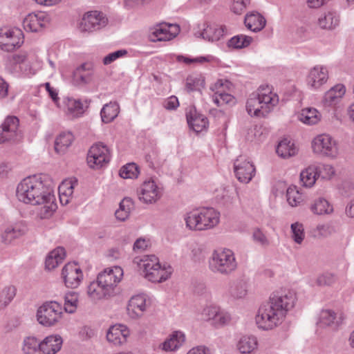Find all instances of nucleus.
Instances as JSON below:
<instances>
[{
	"label": "nucleus",
	"mask_w": 354,
	"mask_h": 354,
	"mask_svg": "<svg viewBox=\"0 0 354 354\" xmlns=\"http://www.w3.org/2000/svg\"><path fill=\"white\" fill-rule=\"evenodd\" d=\"M297 296L295 291L281 289L271 294L269 301L258 310L255 321L257 326L270 330L280 324L287 313L295 306Z\"/></svg>",
	"instance_id": "1"
},
{
	"label": "nucleus",
	"mask_w": 354,
	"mask_h": 354,
	"mask_svg": "<svg viewBox=\"0 0 354 354\" xmlns=\"http://www.w3.org/2000/svg\"><path fill=\"white\" fill-rule=\"evenodd\" d=\"M279 97L268 86H261L250 94L246 102V110L250 116L265 117L278 104Z\"/></svg>",
	"instance_id": "2"
},
{
	"label": "nucleus",
	"mask_w": 354,
	"mask_h": 354,
	"mask_svg": "<svg viewBox=\"0 0 354 354\" xmlns=\"http://www.w3.org/2000/svg\"><path fill=\"white\" fill-rule=\"evenodd\" d=\"M19 201L32 205H39L51 194L41 178H23L17 187Z\"/></svg>",
	"instance_id": "3"
},
{
	"label": "nucleus",
	"mask_w": 354,
	"mask_h": 354,
	"mask_svg": "<svg viewBox=\"0 0 354 354\" xmlns=\"http://www.w3.org/2000/svg\"><path fill=\"white\" fill-rule=\"evenodd\" d=\"M185 221L189 230H207L218 224L220 213L212 207H203L187 213Z\"/></svg>",
	"instance_id": "4"
},
{
	"label": "nucleus",
	"mask_w": 354,
	"mask_h": 354,
	"mask_svg": "<svg viewBox=\"0 0 354 354\" xmlns=\"http://www.w3.org/2000/svg\"><path fill=\"white\" fill-rule=\"evenodd\" d=\"M234 252L229 249L214 250L209 259V268L214 273L227 275L236 269Z\"/></svg>",
	"instance_id": "5"
},
{
	"label": "nucleus",
	"mask_w": 354,
	"mask_h": 354,
	"mask_svg": "<svg viewBox=\"0 0 354 354\" xmlns=\"http://www.w3.org/2000/svg\"><path fill=\"white\" fill-rule=\"evenodd\" d=\"M62 315L61 305L55 301L44 303L37 311L38 322L46 327L52 326L59 322Z\"/></svg>",
	"instance_id": "6"
},
{
	"label": "nucleus",
	"mask_w": 354,
	"mask_h": 354,
	"mask_svg": "<svg viewBox=\"0 0 354 354\" xmlns=\"http://www.w3.org/2000/svg\"><path fill=\"white\" fill-rule=\"evenodd\" d=\"M110 159L111 153L108 147L101 142H96L90 147L86 158L88 167L93 169H100L105 167Z\"/></svg>",
	"instance_id": "7"
},
{
	"label": "nucleus",
	"mask_w": 354,
	"mask_h": 354,
	"mask_svg": "<svg viewBox=\"0 0 354 354\" xmlns=\"http://www.w3.org/2000/svg\"><path fill=\"white\" fill-rule=\"evenodd\" d=\"M314 153L324 156L335 158L338 154L336 141L328 134H322L314 138L312 142Z\"/></svg>",
	"instance_id": "8"
},
{
	"label": "nucleus",
	"mask_w": 354,
	"mask_h": 354,
	"mask_svg": "<svg viewBox=\"0 0 354 354\" xmlns=\"http://www.w3.org/2000/svg\"><path fill=\"white\" fill-rule=\"evenodd\" d=\"M23 43V33L20 30L6 27L0 28V48L3 50L12 51Z\"/></svg>",
	"instance_id": "9"
},
{
	"label": "nucleus",
	"mask_w": 354,
	"mask_h": 354,
	"mask_svg": "<svg viewBox=\"0 0 354 354\" xmlns=\"http://www.w3.org/2000/svg\"><path fill=\"white\" fill-rule=\"evenodd\" d=\"M19 120L15 116H8L0 126V143L16 141L21 138L19 130Z\"/></svg>",
	"instance_id": "10"
},
{
	"label": "nucleus",
	"mask_w": 354,
	"mask_h": 354,
	"mask_svg": "<svg viewBox=\"0 0 354 354\" xmlns=\"http://www.w3.org/2000/svg\"><path fill=\"white\" fill-rule=\"evenodd\" d=\"M107 19L102 12L91 11L86 13L82 17L79 28L81 32H91L97 31L106 26Z\"/></svg>",
	"instance_id": "11"
},
{
	"label": "nucleus",
	"mask_w": 354,
	"mask_h": 354,
	"mask_svg": "<svg viewBox=\"0 0 354 354\" xmlns=\"http://www.w3.org/2000/svg\"><path fill=\"white\" fill-rule=\"evenodd\" d=\"M123 274L121 268L115 266L112 268H106L103 272L98 274L97 280L100 284L113 293L114 288L120 281Z\"/></svg>",
	"instance_id": "12"
},
{
	"label": "nucleus",
	"mask_w": 354,
	"mask_h": 354,
	"mask_svg": "<svg viewBox=\"0 0 354 354\" xmlns=\"http://www.w3.org/2000/svg\"><path fill=\"white\" fill-rule=\"evenodd\" d=\"M49 23L48 15L43 12L28 14L23 21L25 30L37 32L42 30Z\"/></svg>",
	"instance_id": "13"
},
{
	"label": "nucleus",
	"mask_w": 354,
	"mask_h": 354,
	"mask_svg": "<svg viewBox=\"0 0 354 354\" xmlns=\"http://www.w3.org/2000/svg\"><path fill=\"white\" fill-rule=\"evenodd\" d=\"M139 199L145 203H153L158 201L161 196L160 188L153 178L143 183L138 194Z\"/></svg>",
	"instance_id": "14"
},
{
	"label": "nucleus",
	"mask_w": 354,
	"mask_h": 354,
	"mask_svg": "<svg viewBox=\"0 0 354 354\" xmlns=\"http://www.w3.org/2000/svg\"><path fill=\"white\" fill-rule=\"evenodd\" d=\"M129 334V330L126 326L117 324L109 328L106 333V339L113 344L120 346L127 342Z\"/></svg>",
	"instance_id": "15"
},
{
	"label": "nucleus",
	"mask_w": 354,
	"mask_h": 354,
	"mask_svg": "<svg viewBox=\"0 0 354 354\" xmlns=\"http://www.w3.org/2000/svg\"><path fill=\"white\" fill-rule=\"evenodd\" d=\"M229 83L228 81L224 82L223 80H218L211 87V89L214 91L213 101L218 106L234 103V97L232 95L225 93L223 91H219L224 85Z\"/></svg>",
	"instance_id": "16"
},
{
	"label": "nucleus",
	"mask_w": 354,
	"mask_h": 354,
	"mask_svg": "<svg viewBox=\"0 0 354 354\" xmlns=\"http://www.w3.org/2000/svg\"><path fill=\"white\" fill-rule=\"evenodd\" d=\"M63 339L58 335H51L40 341V354H55L62 348Z\"/></svg>",
	"instance_id": "17"
},
{
	"label": "nucleus",
	"mask_w": 354,
	"mask_h": 354,
	"mask_svg": "<svg viewBox=\"0 0 354 354\" xmlns=\"http://www.w3.org/2000/svg\"><path fill=\"white\" fill-rule=\"evenodd\" d=\"M198 34L204 39L216 41L227 34V29L225 26L204 24V28L201 32H198Z\"/></svg>",
	"instance_id": "18"
},
{
	"label": "nucleus",
	"mask_w": 354,
	"mask_h": 354,
	"mask_svg": "<svg viewBox=\"0 0 354 354\" xmlns=\"http://www.w3.org/2000/svg\"><path fill=\"white\" fill-rule=\"evenodd\" d=\"M328 71L322 66H315L310 70L307 77L308 84L313 88H318L326 82L328 80Z\"/></svg>",
	"instance_id": "19"
},
{
	"label": "nucleus",
	"mask_w": 354,
	"mask_h": 354,
	"mask_svg": "<svg viewBox=\"0 0 354 354\" xmlns=\"http://www.w3.org/2000/svg\"><path fill=\"white\" fill-rule=\"evenodd\" d=\"M171 28L175 29L174 32L168 30L167 24H160L152 31L150 38L151 41H167L176 37L180 31L179 26L170 24Z\"/></svg>",
	"instance_id": "20"
},
{
	"label": "nucleus",
	"mask_w": 354,
	"mask_h": 354,
	"mask_svg": "<svg viewBox=\"0 0 354 354\" xmlns=\"http://www.w3.org/2000/svg\"><path fill=\"white\" fill-rule=\"evenodd\" d=\"M88 108L87 100L82 101L68 97V119H75L83 116Z\"/></svg>",
	"instance_id": "21"
},
{
	"label": "nucleus",
	"mask_w": 354,
	"mask_h": 354,
	"mask_svg": "<svg viewBox=\"0 0 354 354\" xmlns=\"http://www.w3.org/2000/svg\"><path fill=\"white\" fill-rule=\"evenodd\" d=\"M66 255L65 248L64 247H57L50 251L45 260V268L48 270H52L63 263Z\"/></svg>",
	"instance_id": "22"
},
{
	"label": "nucleus",
	"mask_w": 354,
	"mask_h": 354,
	"mask_svg": "<svg viewBox=\"0 0 354 354\" xmlns=\"http://www.w3.org/2000/svg\"><path fill=\"white\" fill-rule=\"evenodd\" d=\"M146 299L143 295L132 297L129 300L127 311L133 318H137L142 315L146 310Z\"/></svg>",
	"instance_id": "23"
},
{
	"label": "nucleus",
	"mask_w": 354,
	"mask_h": 354,
	"mask_svg": "<svg viewBox=\"0 0 354 354\" xmlns=\"http://www.w3.org/2000/svg\"><path fill=\"white\" fill-rule=\"evenodd\" d=\"M186 117L189 127L196 133L206 129L208 126L207 118L202 114H198L195 110H191Z\"/></svg>",
	"instance_id": "24"
},
{
	"label": "nucleus",
	"mask_w": 354,
	"mask_h": 354,
	"mask_svg": "<svg viewBox=\"0 0 354 354\" xmlns=\"http://www.w3.org/2000/svg\"><path fill=\"white\" fill-rule=\"evenodd\" d=\"M86 64H83L77 67L73 73L72 83L75 86H84L92 80V72L86 68Z\"/></svg>",
	"instance_id": "25"
},
{
	"label": "nucleus",
	"mask_w": 354,
	"mask_h": 354,
	"mask_svg": "<svg viewBox=\"0 0 354 354\" xmlns=\"http://www.w3.org/2000/svg\"><path fill=\"white\" fill-rule=\"evenodd\" d=\"M55 197L53 194H50L48 198H45L44 203H40V206L37 211V216L41 219L50 218L56 210L57 206L55 203Z\"/></svg>",
	"instance_id": "26"
},
{
	"label": "nucleus",
	"mask_w": 354,
	"mask_h": 354,
	"mask_svg": "<svg viewBox=\"0 0 354 354\" xmlns=\"http://www.w3.org/2000/svg\"><path fill=\"white\" fill-rule=\"evenodd\" d=\"M246 27L253 32L261 30L266 26V19L258 12L246 15L244 20Z\"/></svg>",
	"instance_id": "27"
},
{
	"label": "nucleus",
	"mask_w": 354,
	"mask_h": 354,
	"mask_svg": "<svg viewBox=\"0 0 354 354\" xmlns=\"http://www.w3.org/2000/svg\"><path fill=\"white\" fill-rule=\"evenodd\" d=\"M185 341V335L181 331H174L169 337L162 344V348L166 351L178 349Z\"/></svg>",
	"instance_id": "28"
},
{
	"label": "nucleus",
	"mask_w": 354,
	"mask_h": 354,
	"mask_svg": "<svg viewBox=\"0 0 354 354\" xmlns=\"http://www.w3.org/2000/svg\"><path fill=\"white\" fill-rule=\"evenodd\" d=\"M87 293L88 297L93 301L100 300L113 295L107 290V288L101 286L97 280L90 283L88 286Z\"/></svg>",
	"instance_id": "29"
},
{
	"label": "nucleus",
	"mask_w": 354,
	"mask_h": 354,
	"mask_svg": "<svg viewBox=\"0 0 354 354\" xmlns=\"http://www.w3.org/2000/svg\"><path fill=\"white\" fill-rule=\"evenodd\" d=\"M339 16L336 12L328 11L318 19V25L322 29L333 30L339 24Z\"/></svg>",
	"instance_id": "30"
},
{
	"label": "nucleus",
	"mask_w": 354,
	"mask_h": 354,
	"mask_svg": "<svg viewBox=\"0 0 354 354\" xmlns=\"http://www.w3.org/2000/svg\"><path fill=\"white\" fill-rule=\"evenodd\" d=\"M236 177H254L256 169L254 165L249 161L240 162L236 160L234 163Z\"/></svg>",
	"instance_id": "31"
},
{
	"label": "nucleus",
	"mask_w": 354,
	"mask_h": 354,
	"mask_svg": "<svg viewBox=\"0 0 354 354\" xmlns=\"http://www.w3.org/2000/svg\"><path fill=\"white\" fill-rule=\"evenodd\" d=\"M171 273L170 266L167 270L165 267H162L158 263L156 268H153V272L145 274V278L153 283H161L166 281L170 277Z\"/></svg>",
	"instance_id": "32"
},
{
	"label": "nucleus",
	"mask_w": 354,
	"mask_h": 354,
	"mask_svg": "<svg viewBox=\"0 0 354 354\" xmlns=\"http://www.w3.org/2000/svg\"><path fill=\"white\" fill-rule=\"evenodd\" d=\"M276 151L279 156L287 158L296 155L297 149L290 140L283 138L278 144Z\"/></svg>",
	"instance_id": "33"
},
{
	"label": "nucleus",
	"mask_w": 354,
	"mask_h": 354,
	"mask_svg": "<svg viewBox=\"0 0 354 354\" xmlns=\"http://www.w3.org/2000/svg\"><path fill=\"white\" fill-rule=\"evenodd\" d=\"M119 113V105L116 102H109L102 107L100 115L102 121L109 123L113 121Z\"/></svg>",
	"instance_id": "34"
},
{
	"label": "nucleus",
	"mask_w": 354,
	"mask_h": 354,
	"mask_svg": "<svg viewBox=\"0 0 354 354\" xmlns=\"http://www.w3.org/2000/svg\"><path fill=\"white\" fill-rule=\"evenodd\" d=\"M310 210L317 215L328 214L333 212V207L327 200L319 198L311 205Z\"/></svg>",
	"instance_id": "35"
},
{
	"label": "nucleus",
	"mask_w": 354,
	"mask_h": 354,
	"mask_svg": "<svg viewBox=\"0 0 354 354\" xmlns=\"http://www.w3.org/2000/svg\"><path fill=\"white\" fill-rule=\"evenodd\" d=\"M320 118L321 114L314 108L304 109L299 115V120L309 125L317 124L320 120Z\"/></svg>",
	"instance_id": "36"
},
{
	"label": "nucleus",
	"mask_w": 354,
	"mask_h": 354,
	"mask_svg": "<svg viewBox=\"0 0 354 354\" xmlns=\"http://www.w3.org/2000/svg\"><path fill=\"white\" fill-rule=\"evenodd\" d=\"M237 346L241 353H250L257 348V339L254 336H244L241 338Z\"/></svg>",
	"instance_id": "37"
},
{
	"label": "nucleus",
	"mask_w": 354,
	"mask_h": 354,
	"mask_svg": "<svg viewBox=\"0 0 354 354\" xmlns=\"http://www.w3.org/2000/svg\"><path fill=\"white\" fill-rule=\"evenodd\" d=\"M205 87V79L201 75H191L186 79L185 88L187 92L201 91Z\"/></svg>",
	"instance_id": "38"
},
{
	"label": "nucleus",
	"mask_w": 354,
	"mask_h": 354,
	"mask_svg": "<svg viewBox=\"0 0 354 354\" xmlns=\"http://www.w3.org/2000/svg\"><path fill=\"white\" fill-rule=\"evenodd\" d=\"M133 202L130 198H124L120 203L119 208L115 211V215L118 220L124 221L129 216Z\"/></svg>",
	"instance_id": "39"
},
{
	"label": "nucleus",
	"mask_w": 354,
	"mask_h": 354,
	"mask_svg": "<svg viewBox=\"0 0 354 354\" xmlns=\"http://www.w3.org/2000/svg\"><path fill=\"white\" fill-rule=\"evenodd\" d=\"M158 263L159 260L155 255L145 256L143 259H140L138 266L142 269L145 277V274L153 272V268H156Z\"/></svg>",
	"instance_id": "40"
},
{
	"label": "nucleus",
	"mask_w": 354,
	"mask_h": 354,
	"mask_svg": "<svg viewBox=\"0 0 354 354\" xmlns=\"http://www.w3.org/2000/svg\"><path fill=\"white\" fill-rule=\"evenodd\" d=\"M22 350L25 354L40 353V341L35 337H28L24 340Z\"/></svg>",
	"instance_id": "41"
},
{
	"label": "nucleus",
	"mask_w": 354,
	"mask_h": 354,
	"mask_svg": "<svg viewBox=\"0 0 354 354\" xmlns=\"http://www.w3.org/2000/svg\"><path fill=\"white\" fill-rule=\"evenodd\" d=\"M252 41V39L251 37L243 35H236L228 41L227 45L229 47L234 48H242L249 46Z\"/></svg>",
	"instance_id": "42"
},
{
	"label": "nucleus",
	"mask_w": 354,
	"mask_h": 354,
	"mask_svg": "<svg viewBox=\"0 0 354 354\" xmlns=\"http://www.w3.org/2000/svg\"><path fill=\"white\" fill-rule=\"evenodd\" d=\"M337 188L342 196L348 197L354 192V183L351 178H342L337 183Z\"/></svg>",
	"instance_id": "43"
},
{
	"label": "nucleus",
	"mask_w": 354,
	"mask_h": 354,
	"mask_svg": "<svg viewBox=\"0 0 354 354\" xmlns=\"http://www.w3.org/2000/svg\"><path fill=\"white\" fill-rule=\"evenodd\" d=\"M287 201L292 207L297 206L301 201V196L296 186H290L286 192Z\"/></svg>",
	"instance_id": "44"
},
{
	"label": "nucleus",
	"mask_w": 354,
	"mask_h": 354,
	"mask_svg": "<svg viewBox=\"0 0 354 354\" xmlns=\"http://www.w3.org/2000/svg\"><path fill=\"white\" fill-rule=\"evenodd\" d=\"M140 168L135 162H129L121 167L119 171L120 177H138L140 175Z\"/></svg>",
	"instance_id": "45"
},
{
	"label": "nucleus",
	"mask_w": 354,
	"mask_h": 354,
	"mask_svg": "<svg viewBox=\"0 0 354 354\" xmlns=\"http://www.w3.org/2000/svg\"><path fill=\"white\" fill-rule=\"evenodd\" d=\"M16 290L15 287L12 286L5 288L0 292V306L5 307L8 305L15 297Z\"/></svg>",
	"instance_id": "46"
},
{
	"label": "nucleus",
	"mask_w": 354,
	"mask_h": 354,
	"mask_svg": "<svg viewBox=\"0 0 354 354\" xmlns=\"http://www.w3.org/2000/svg\"><path fill=\"white\" fill-rule=\"evenodd\" d=\"M21 231L17 227H7L1 235L2 242L5 244H10L15 239L21 236Z\"/></svg>",
	"instance_id": "47"
},
{
	"label": "nucleus",
	"mask_w": 354,
	"mask_h": 354,
	"mask_svg": "<svg viewBox=\"0 0 354 354\" xmlns=\"http://www.w3.org/2000/svg\"><path fill=\"white\" fill-rule=\"evenodd\" d=\"M336 314L330 310H323L319 315V324L321 327L330 326L335 323Z\"/></svg>",
	"instance_id": "48"
},
{
	"label": "nucleus",
	"mask_w": 354,
	"mask_h": 354,
	"mask_svg": "<svg viewBox=\"0 0 354 354\" xmlns=\"http://www.w3.org/2000/svg\"><path fill=\"white\" fill-rule=\"evenodd\" d=\"M55 151L60 155H64L66 151V134L65 132H62L58 136L56 137L54 143Z\"/></svg>",
	"instance_id": "49"
},
{
	"label": "nucleus",
	"mask_w": 354,
	"mask_h": 354,
	"mask_svg": "<svg viewBox=\"0 0 354 354\" xmlns=\"http://www.w3.org/2000/svg\"><path fill=\"white\" fill-rule=\"evenodd\" d=\"M252 239L256 243L264 248L268 247L270 245L269 239L260 228L254 229L252 232Z\"/></svg>",
	"instance_id": "50"
},
{
	"label": "nucleus",
	"mask_w": 354,
	"mask_h": 354,
	"mask_svg": "<svg viewBox=\"0 0 354 354\" xmlns=\"http://www.w3.org/2000/svg\"><path fill=\"white\" fill-rule=\"evenodd\" d=\"M230 292L234 298H243L247 292L245 283L241 281L234 283L231 286Z\"/></svg>",
	"instance_id": "51"
},
{
	"label": "nucleus",
	"mask_w": 354,
	"mask_h": 354,
	"mask_svg": "<svg viewBox=\"0 0 354 354\" xmlns=\"http://www.w3.org/2000/svg\"><path fill=\"white\" fill-rule=\"evenodd\" d=\"M315 236L320 237H327L335 232V227L330 224L318 225L315 230Z\"/></svg>",
	"instance_id": "52"
},
{
	"label": "nucleus",
	"mask_w": 354,
	"mask_h": 354,
	"mask_svg": "<svg viewBox=\"0 0 354 354\" xmlns=\"http://www.w3.org/2000/svg\"><path fill=\"white\" fill-rule=\"evenodd\" d=\"M292 232V239L297 243H301L304 239V232L303 225L299 223H295L291 225Z\"/></svg>",
	"instance_id": "53"
},
{
	"label": "nucleus",
	"mask_w": 354,
	"mask_h": 354,
	"mask_svg": "<svg viewBox=\"0 0 354 354\" xmlns=\"http://www.w3.org/2000/svg\"><path fill=\"white\" fill-rule=\"evenodd\" d=\"M230 319L231 316L228 313L219 309L212 324L221 327L228 324Z\"/></svg>",
	"instance_id": "54"
},
{
	"label": "nucleus",
	"mask_w": 354,
	"mask_h": 354,
	"mask_svg": "<svg viewBox=\"0 0 354 354\" xmlns=\"http://www.w3.org/2000/svg\"><path fill=\"white\" fill-rule=\"evenodd\" d=\"M299 177H320L319 164H312L302 170Z\"/></svg>",
	"instance_id": "55"
},
{
	"label": "nucleus",
	"mask_w": 354,
	"mask_h": 354,
	"mask_svg": "<svg viewBox=\"0 0 354 354\" xmlns=\"http://www.w3.org/2000/svg\"><path fill=\"white\" fill-rule=\"evenodd\" d=\"M79 303L78 294L76 292H68V314L74 313Z\"/></svg>",
	"instance_id": "56"
},
{
	"label": "nucleus",
	"mask_w": 354,
	"mask_h": 354,
	"mask_svg": "<svg viewBox=\"0 0 354 354\" xmlns=\"http://www.w3.org/2000/svg\"><path fill=\"white\" fill-rule=\"evenodd\" d=\"M336 280V276L330 272H325L319 275L317 279V283L319 286H330Z\"/></svg>",
	"instance_id": "57"
},
{
	"label": "nucleus",
	"mask_w": 354,
	"mask_h": 354,
	"mask_svg": "<svg viewBox=\"0 0 354 354\" xmlns=\"http://www.w3.org/2000/svg\"><path fill=\"white\" fill-rule=\"evenodd\" d=\"M127 54V50L124 49H121L109 53L106 56H105L103 59V64L104 65H109L111 64L113 62L116 60L117 59L122 57Z\"/></svg>",
	"instance_id": "58"
},
{
	"label": "nucleus",
	"mask_w": 354,
	"mask_h": 354,
	"mask_svg": "<svg viewBox=\"0 0 354 354\" xmlns=\"http://www.w3.org/2000/svg\"><path fill=\"white\" fill-rule=\"evenodd\" d=\"M250 0H234L231 10L237 15L241 14L250 4Z\"/></svg>",
	"instance_id": "59"
},
{
	"label": "nucleus",
	"mask_w": 354,
	"mask_h": 354,
	"mask_svg": "<svg viewBox=\"0 0 354 354\" xmlns=\"http://www.w3.org/2000/svg\"><path fill=\"white\" fill-rule=\"evenodd\" d=\"M320 168V177L340 175L337 173L336 169L330 165L319 164Z\"/></svg>",
	"instance_id": "60"
},
{
	"label": "nucleus",
	"mask_w": 354,
	"mask_h": 354,
	"mask_svg": "<svg viewBox=\"0 0 354 354\" xmlns=\"http://www.w3.org/2000/svg\"><path fill=\"white\" fill-rule=\"evenodd\" d=\"M340 98L337 95H335L334 91L329 89L324 95L323 102L325 106H331L336 104Z\"/></svg>",
	"instance_id": "61"
},
{
	"label": "nucleus",
	"mask_w": 354,
	"mask_h": 354,
	"mask_svg": "<svg viewBox=\"0 0 354 354\" xmlns=\"http://www.w3.org/2000/svg\"><path fill=\"white\" fill-rule=\"evenodd\" d=\"M83 279V273L70 274L68 276V288H77Z\"/></svg>",
	"instance_id": "62"
},
{
	"label": "nucleus",
	"mask_w": 354,
	"mask_h": 354,
	"mask_svg": "<svg viewBox=\"0 0 354 354\" xmlns=\"http://www.w3.org/2000/svg\"><path fill=\"white\" fill-rule=\"evenodd\" d=\"M219 309L217 306H207L204 308L203 315L207 321L212 323Z\"/></svg>",
	"instance_id": "63"
},
{
	"label": "nucleus",
	"mask_w": 354,
	"mask_h": 354,
	"mask_svg": "<svg viewBox=\"0 0 354 354\" xmlns=\"http://www.w3.org/2000/svg\"><path fill=\"white\" fill-rule=\"evenodd\" d=\"M79 337L82 340H87L93 337L95 333L93 329L91 328L84 326L79 331Z\"/></svg>",
	"instance_id": "64"
}]
</instances>
